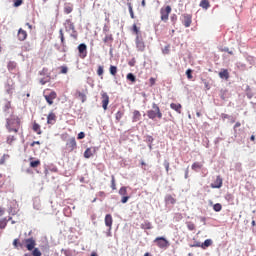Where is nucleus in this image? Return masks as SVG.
I'll use <instances>...</instances> for the list:
<instances>
[{
	"mask_svg": "<svg viewBox=\"0 0 256 256\" xmlns=\"http://www.w3.org/2000/svg\"><path fill=\"white\" fill-rule=\"evenodd\" d=\"M25 247L28 251H32V253H25L24 256H42V252L38 247H35L36 240L32 238H25L24 240Z\"/></svg>",
	"mask_w": 256,
	"mask_h": 256,
	"instance_id": "f257e3e1",
	"label": "nucleus"
},
{
	"mask_svg": "<svg viewBox=\"0 0 256 256\" xmlns=\"http://www.w3.org/2000/svg\"><path fill=\"white\" fill-rule=\"evenodd\" d=\"M6 127L9 133H18L21 127V120L18 116H13L12 118H7Z\"/></svg>",
	"mask_w": 256,
	"mask_h": 256,
	"instance_id": "f03ea898",
	"label": "nucleus"
},
{
	"mask_svg": "<svg viewBox=\"0 0 256 256\" xmlns=\"http://www.w3.org/2000/svg\"><path fill=\"white\" fill-rule=\"evenodd\" d=\"M147 117L151 120H155L156 118L161 119L163 117V113L158 104H155V102H153L152 108L147 111Z\"/></svg>",
	"mask_w": 256,
	"mask_h": 256,
	"instance_id": "7ed1b4c3",
	"label": "nucleus"
},
{
	"mask_svg": "<svg viewBox=\"0 0 256 256\" xmlns=\"http://www.w3.org/2000/svg\"><path fill=\"white\" fill-rule=\"evenodd\" d=\"M172 13L171 6H164L160 9V18L163 20V22H167L169 20V15Z\"/></svg>",
	"mask_w": 256,
	"mask_h": 256,
	"instance_id": "20e7f679",
	"label": "nucleus"
},
{
	"mask_svg": "<svg viewBox=\"0 0 256 256\" xmlns=\"http://www.w3.org/2000/svg\"><path fill=\"white\" fill-rule=\"evenodd\" d=\"M154 243L158 245V247H160L161 249H163L164 247H168L169 245L167 238H164V236H157V238H155L154 240Z\"/></svg>",
	"mask_w": 256,
	"mask_h": 256,
	"instance_id": "39448f33",
	"label": "nucleus"
},
{
	"mask_svg": "<svg viewBox=\"0 0 256 256\" xmlns=\"http://www.w3.org/2000/svg\"><path fill=\"white\" fill-rule=\"evenodd\" d=\"M135 42H136V48L138 49V51H145L146 44L142 38L141 33H139L138 37H136Z\"/></svg>",
	"mask_w": 256,
	"mask_h": 256,
	"instance_id": "423d86ee",
	"label": "nucleus"
},
{
	"mask_svg": "<svg viewBox=\"0 0 256 256\" xmlns=\"http://www.w3.org/2000/svg\"><path fill=\"white\" fill-rule=\"evenodd\" d=\"M58 95L56 91H51L49 95H44V99L49 104V106H52L54 104V100L57 99Z\"/></svg>",
	"mask_w": 256,
	"mask_h": 256,
	"instance_id": "0eeeda50",
	"label": "nucleus"
},
{
	"mask_svg": "<svg viewBox=\"0 0 256 256\" xmlns=\"http://www.w3.org/2000/svg\"><path fill=\"white\" fill-rule=\"evenodd\" d=\"M78 51H79L80 59H86L87 54H88L87 45L86 44H79Z\"/></svg>",
	"mask_w": 256,
	"mask_h": 256,
	"instance_id": "6e6552de",
	"label": "nucleus"
},
{
	"mask_svg": "<svg viewBox=\"0 0 256 256\" xmlns=\"http://www.w3.org/2000/svg\"><path fill=\"white\" fill-rule=\"evenodd\" d=\"M66 146H67V149L69 151H74V149H76L77 142H76L75 136H73L72 138H69V140L67 141Z\"/></svg>",
	"mask_w": 256,
	"mask_h": 256,
	"instance_id": "1a4fd4ad",
	"label": "nucleus"
},
{
	"mask_svg": "<svg viewBox=\"0 0 256 256\" xmlns=\"http://www.w3.org/2000/svg\"><path fill=\"white\" fill-rule=\"evenodd\" d=\"M57 122V115L54 113V111H50V113L47 116V124H50L53 126Z\"/></svg>",
	"mask_w": 256,
	"mask_h": 256,
	"instance_id": "9d476101",
	"label": "nucleus"
},
{
	"mask_svg": "<svg viewBox=\"0 0 256 256\" xmlns=\"http://www.w3.org/2000/svg\"><path fill=\"white\" fill-rule=\"evenodd\" d=\"M182 17H183V24H184L185 28H189V26H191L192 21H193L192 15L185 13L184 15H182Z\"/></svg>",
	"mask_w": 256,
	"mask_h": 256,
	"instance_id": "9b49d317",
	"label": "nucleus"
},
{
	"mask_svg": "<svg viewBox=\"0 0 256 256\" xmlns=\"http://www.w3.org/2000/svg\"><path fill=\"white\" fill-rule=\"evenodd\" d=\"M223 186V178L222 176H217L214 182L211 184L213 189H219Z\"/></svg>",
	"mask_w": 256,
	"mask_h": 256,
	"instance_id": "f8f14e48",
	"label": "nucleus"
},
{
	"mask_svg": "<svg viewBox=\"0 0 256 256\" xmlns=\"http://www.w3.org/2000/svg\"><path fill=\"white\" fill-rule=\"evenodd\" d=\"M64 28L66 31H75V24L72 22L71 18H67V20H65Z\"/></svg>",
	"mask_w": 256,
	"mask_h": 256,
	"instance_id": "ddd939ff",
	"label": "nucleus"
},
{
	"mask_svg": "<svg viewBox=\"0 0 256 256\" xmlns=\"http://www.w3.org/2000/svg\"><path fill=\"white\" fill-rule=\"evenodd\" d=\"M105 225L109 228V231H112L113 228V216L112 214H106L105 216Z\"/></svg>",
	"mask_w": 256,
	"mask_h": 256,
	"instance_id": "4468645a",
	"label": "nucleus"
},
{
	"mask_svg": "<svg viewBox=\"0 0 256 256\" xmlns=\"http://www.w3.org/2000/svg\"><path fill=\"white\" fill-rule=\"evenodd\" d=\"M109 102H110V98L108 93H102V106L104 110L108 109Z\"/></svg>",
	"mask_w": 256,
	"mask_h": 256,
	"instance_id": "2eb2a0df",
	"label": "nucleus"
},
{
	"mask_svg": "<svg viewBox=\"0 0 256 256\" xmlns=\"http://www.w3.org/2000/svg\"><path fill=\"white\" fill-rule=\"evenodd\" d=\"M59 37H60V40H61V44H62V51H66V40H65V33H64V29L61 28L59 30Z\"/></svg>",
	"mask_w": 256,
	"mask_h": 256,
	"instance_id": "dca6fc26",
	"label": "nucleus"
},
{
	"mask_svg": "<svg viewBox=\"0 0 256 256\" xmlns=\"http://www.w3.org/2000/svg\"><path fill=\"white\" fill-rule=\"evenodd\" d=\"M17 36H18L19 40L23 41V40L27 39L28 33H27V31H25V29L20 28V29H18V35Z\"/></svg>",
	"mask_w": 256,
	"mask_h": 256,
	"instance_id": "f3484780",
	"label": "nucleus"
},
{
	"mask_svg": "<svg viewBox=\"0 0 256 256\" xmlns=\"http://www.w3.org/2000/svg\"><path fill=\"white\" fill-rule=\"evenodd\" d=\"M95 152H96V149H92L91 147H87L86 151H84V157L85 158H91V157H93Z\"/></svg>",
	"mask_w": 256,
	"mask_h": 256,
	"instance_id": "a211bd4d",
	"label": "nucleus"
},
{
	"mask_svg": "<svg viewBox=\"0 0 256 256\" xmlns=\"http://www.w3.org/2000/svg\"><path fill=\"white\" fill-rule=\"evenodd\" d=\"M165 202H166V204L174 205V204H176L177 200H176V198H175L174 196H172V195H166V196H165Z\"/></svg>",
	"mask_w": 256,
	"mask_h": 256,
	"instance_id": "6ab92c4d",
	"label": "nucleus"
},
{
	"mask_svg": "<svg viewBox=\"0 0 256 256\" xmlns=\"http://www.w3.org/2000/svg\"><path fill=\"white\" fill-rule=\"evenodd\" d=\"M219 77H220V79L228 80L230 77L228 69H223L222 71H220Z\"/></svg>",
	"mask_w": 256,
	"mask_h": 256,
	"instance_id": "aec40b11",
	"label": "nucleus"
},
{
	"mask_svg": "<svg viewBox=\"0 0 256 256\" xmlns=\"http://www.w3.org/2000/svg\"><path fill=\"white\" fill-rule=\"evenodd\" d=\"M211 245H213V240L211 238H208L207 240H205L203 242V244H201V248L202 249H207L208 247H210Z\"/></svg>",
	"mask_w": 256,
	"mask_h": 256,
	"instance_id": "412c9836",
	"label": "nucleus"
},
{
	"mask_svg": "<svg viewBox=\"0 0 256 256\" xmlns=\"http://www.w3.org/2000/svg\"><path fill=\"white\" fill-rule=\"evenodd\" d=\"M33 131L37 133V135H42V129L40 124H37V122L33 123Z\"/></svg>",
	"mask_w": 256,
	"mask_h": 256,
	"instance_id": "4be33fe9",
	"label": "nucleus"
},
{
	"mask_svg": "<svg viewBox=\"0 0 256 256\" xmlns=\"http://www.w3.org/2000/svg\"><path fill=\"white\" fill-rule=\"evenodd\" d=\"M170 107L171 109H174L177 113L181 114V109H182L181 104H175L174 102H172L170 104Z\"/></svg>",
	"mask_w": 256,
	"mask_h": 256,
	"instance_id": "5701e85b",
	"label": "nucleus"
},
{
	"mask_svg": "<svg viewBox=\"0 0 256 256\" xmlns=\"http://www.w3.org/2000/svg\"><path fill=\"white\" fill-rule=\"evenodd\" d=\"M153 225L151 224V222H149V220H145L142 224H141V229H152Z\"/></svg>",
	"mask_w": 256,
	"mask_h": 256,
	"instance_id": "b1692460",
	"label": "nucleus"
},
{
	"mask_svg": "<svg viewBox=\"0 0 256 256\" xmlns=\"http://www.w3.org/2000/svg\"><path fill=\"white\" fill-rule=\"evenodd\" d=\"M141 118V113L138 110L133 111V122H138Z\"/></svg>",
	"mask_w": 256,
	"mask_h": 256,
	"instance_id": "393cba45",
	"label": "nucleus"
},
{
	"mask_svg": "<svg viewBox=\"0 0 256 256\" xmlns=\"http://www.w3.org/2000/svg\"><path fill=\"white\" fill-rule=\"evenodd\" d=\"M72 11H73V4H70V3L64 4V13L69 14V13H72Z\"/></svg>",
	"mask_w": 256,
	"mask_h": 256,
	"instance_id": "a878e982",
	"label": "nucleus"
},
{
	"mask_svg": "<svg viewBox=\"0 0 256 256\" xmlns=\"http://www.w3.org/2000/svg\"><path fill=\"white\" fill-rule=\"evenodd\" d=\"M7 68L9 71H14L17 68V62L15 61L8 62Z\"/></svg>",
	"mask_w": 256,
	"mask_h": 256,
	"instance_id": "bb28decb",
	"label": "nucleus"
},
{
	"mask_svg": "<svg viewBox=\"0 0 256 256\" xmlns=\"http://www.w3.org/2000/svg\"><path fill=\"white\" fill-rule=\"evenodd\" d=\"M76 95L78 99H80L82 102H86L87 96L85 93H82L81 91H77Z\"/></svg>",
	"mask_w": 256,
	"mask_h": 256,
	"instance_id": "cd10ccee",
	"label": "nucleus"
},
{
	"mask_svg": "<svg viewBox=\"0 0 256 256\" xmlns=\"http://www.w3.org/2000/svg\"><path fill=\"white\" fill-rule=\"evenodd\" d=\"M202 167H203V164L201 162H194L192 164V169L194 171H198V169H202Z\"/></svg>",
	"mask_w": 256,
	"mask_h": 256,
	"instance_id": "c85d7f7f",
	"label": "nucleus"
},
{
	"mask_svg": "<svg viewBox=\"0 0 256 256\" xmlns=\"http://www.w3.org/2000/svg\"><path fill=\"white\" fill-rule=\"evenodd\" d=\"M200 6H201V8H204V9L210 8V2H209V0H201Z\"/></svg>",
	"mask_w": 256,
	"mask_h": 256,
	"instance_id": "c756f323",
	"label": "nucleus"
},
{
	"mask_svg": "<svg viewBox=\"0 0 256 256\" xmlns=\"http://www.w3.org/2000/svg\"><path fill=\"white\" fill-rule=\"evenodd\" d=\"M39 74L42 75L44 78H47L48 76H50L48 68H42Z\"/></svg>",
	"mask_w": 256,
	"mask_h": 256,
	"instance_id": "7c9ffc66",
	"label": "nucleus"
},
{
	"mask_svg": "<svg viewBox=\"0 0 256 256\" xmlns=\"http://www.w3.org/2000/svg\"><path fill=\"white\" fill-rule=\"evenodd\" d=\"M16 139L17 138L14 135L7 136V144H9V146H12L13 142H15Z\"/></svg>",
	"mask_w": 256,
	"mask_h": 256,
	"instance_id": "2f4dec72",
	"label": "nucleus"
},
{
	"mask_svg": "<svg viewBox=\"0 0 256 256\" xmlns=\"http://www.w3.org/2000/svg\"><path fill=\"white\" fill-rule=\"evenodd\" d=\"M127 7L129 9L131 19H135L134 9H133V6H132L131 2H128Z\"/></svg>",
	"mask_w": 256,
	"mask_h": 256,
	"instance_id": "473e14b6",
	"label": "nucleus"
},
{
	"mask_svg": "<svg viewBox=\"0 0 256 256\" xmlns=\"http://www.w3.org/2000/svg\"><path fill=\"white\" fill-rule=\"evenodd\" d=\"M41 166V160H32L30 161V167H39Z\"/></svg>",
	"mask_w": 256,
	"mask_h": 256,
	"instance_id": "72a5a7b5",
	"label": "nucleus"
},
{
	"mask_svg": "<svg viewBox=\"0 0 256 256\" xmlns=\"http://www.w3.org/2000/svg\"><path fill=\"white\" fill-rule=\"evenodd\" d=\"M10 155H6L4 154L1 158H0V166H4L6 160H9Z\"/></svg>",
	"mask_w": 256,
	"mask_h": 256,
	"instance_id": "f704fd0d",
	"label": "nucleus"
},
{
	"mask_svg": "<svg viewBox=\"0 0 256 256\" xmlns=\"http://www.w3.org/2000/svg\"><path fill=\"white\" fill-rule=\"evenodd\" d=\"M124 117V111H117L115 118L117 120V122H120L121 118Z\"/></svg>",
	"mask_w": 256,
	"mask_h": 256,
	"instance_id": "c9c22d12",
	"label": "nucleus"
},
{
	"mask_svg": "<svg viewBox=\"0 0 256 256\" xmlns=\"http://www.w3.org/2000/svg\"><path fill=\"white\" fill-rule=\"evenodd\" d=\"M132 31L136 34V37H139L140 28H138L137 24H133Z\"/></svg>",
	"mask_w": 256,
	"mask_h": 256,
	"instance_id": "e433bc0d",
	"label": "nucleus"
},
{
	"mask_svg": "<svg viewBox=\"0 0 256 256\" xmlns=\"http://www.w3.org/2000/svg\"><path fill=\"white\" fill-rule=\"evenodd\" d=\"M119 195H121L122 197H125V195H127V187H125V186L120 187Z\"/></svg>",
	"mask_w": 256,
	"mask_h": 256,
	"instance_id": "4c0bfd02",
	"label": "nucleus"
},
{
	"mask_svg": "<svg viewBox=\"0 0 256 256\" xmlns=\"http://www.w3.org/2000/svg\"><path fill=\"white\" fill-rule=\"evenodd\" d=\"M110 73H111V75H113L115 77L118 73L117 66H110Z\"/></svg>",
	"mask_w": 256,
	"mask_h": 256,
	"instance_id": "58836bf2",
	"label": "nucleus"
},
{
	"mask_svg": "<svg viewBox=\"0 0 256 256\" xmlns=\"http://www.w3.org/2000/svg\"><path fill=\"white\" fill-rule=\"evenodd\" d=\"M187 228L189 231H194L196 229V225L194 222H187Z\"/></svg>",
	"mask_w": 256,
	"mask_h": 256,
	"instance_id": "ea45409f",
	"label": "nucleus"
},
{
	"mask_svg": "<svg viewBox=\"0 0 256 256\" xmlns=\"http://www.w3.org/2000/svg\"><path fill=\"white\" fill-rule=\"evenodd\" d=\"M111 188L113 190L117 189V184H116V180H115V176L114 175L111 176Z\"/></svg>",
	"mask_w": 256,
	"mask_h": 256,
	"instance_id": "a19ab883",
	"label": "nucleus"
},
{
	"mask_svg": "<svg viewBox=\"0 0 256 256\" xmlns=\"http://www.w3.org/2000/svg\"><path fill=\"white\" fill-rule=\"evenodd\" d=\"M13 246H14L16 249H18L19 246H20V247H23V245L20 244V242H19V238H15V239L13 240Z\"/></svg>",
	"mask_w": 256,
	"mask_h": 256,
	"instance_id": "79ce46f5",
	"label": "nucleus"
},
{
	"mask_svg": "<svg viewBox=\"0 0 256 256\" xmlns=\"http://www.w3.org/2000/svg\"><path fill=\"white\" fill-rule=\"evenodd\" d=\"M13 2H14V4H13L14 8H19V6H22L24 1L23 0H13Z\"/></svg>",
	"mask_w": 256,
	"mask_h": 256,
	"instance_id": "37998d69",
	"label": "nucleus"
},
{
	"mask_svg": "<svg viewBox=\"0 0 256 256\" xmlns=\"http://www.w3.org/2000/svg\"><path fill=\"white\" fill-rule=\"evenodd\" d=\"M126 78L127 80H131V82H136V77L133 73H128Z\"/></svg>",
	"mask_w": 256,
	"mask_h": 256,
	"instance_id": "c03bdc74",
	"label": "nucleus"
},
{
	"mask_svg": "<svg viewBox=\"0 0 256 256\" xmlns=\"http://www.w3.org/2000/svg\"><path fill=\"white\" fill-rule=\"evenodd\" d=\"M103 73H104V67L103 66H99L97 68V75H99V77H103Z\"/></svg>",
	"mask_w": 256,
	"mask_h": 256,
	"instance_id": "a18cd8bd",
	"label": "nucleus"
},
{
	"mask_svg": "<svg viewBox=\"0 0 256 256\" xmlns=\"http://www.w3.org/2000/svg\"><path fill=\"white\" fill-rule=\"evenodd\" d=\"M47 82H50V76H48L46 78H40V84H42V86L47 84Z\"/></svg>",
	"mask_w": 256,
	"mask_h": 256,
	"instance_id": "49530a36",
	"label": "nucleus"
},
{
	"mask_svg": "<svg viewBox=\"0 0 256 256\" xmlns=\"http://www.w3.org/2000/svg\"><path fill=\"white\" fill-rule=\"evenodd\" d=\"M103 40L105 43L113 42V35H106Z\"/></svg>",
	"mask_w": 256,
	"mask_h": 256,
	"instance_id": "de8ad7c7",
	"label": "nucleus"
},
{
	"mask_svg": "<svg viewBox=\"0 0 256 256\" xmlns=\"http://www.w3.org/2000/svg\"><path fill=\"white\" fill-rule=\"evenodd\" d=\"M213 209L216 212L222 211V204H214Z\"/></svg>",
	"mask_w": 256,
	"mask_h": 256,
	"instance_id": "09e8293b",
	"label": "nucleus"
},
{
	"mask_svg": "<svg viewBox=\"0 0 256 256\" xmlns=\"http://www.w3.org/2000/svg\"><path fill=\"white\" fill-rule=\"evenodd\" d=\"M69 71V68H67V66H61L60 67V73L66 75Z\"/></svg>",
	"mask_w": 256,
	"mask_h": 256,
	"instance_id": "8fccbe9b",
	"label": "nucleus"
},
{
	"mask_svg": "<svg viewBox=\"0 0 256 256\" xmlns=\"http://www.w3.org/2000/svg\"><path fill=\"white\" fill-rule=\"evenodd\" d=\"M7 225V220L4 218L3 220H0V229H5Z\"/></svg>",
	"mask_w": 256,
	"mask_h": 256,
	"instance_id": "3c124183",
	"label": "nucleus"
},
{
	"mask_svg": "<svg viewBox=\"0 0 256 256\" xmlns=\"http://www.w3.org/2000/svg\"><path fill=\"white\" fill-rule=\"evenodd\" d=\"M193 71L192 69H187L186 71V75H187V79H193V75H192Z\"/></svg>",
	"mask_w": 256,
	"mask_h": 256,
	"instance_id": "603ef678",
	"label": "nucleus"
},
{
	"mask_svg": "<svg viewBox=\"0 0 256 256\" xmlns=\"http://www.w3.org/2000/svg\"><path fill=\"white\" fill-rule=\"evenodd\" d=\"M71 37H72L73 39H75V40H77V39H78V33H77L76 28H74V31H72V33H71Z\"/></svg>",
	"mask_w": 256,
	"mask_h": 256,
	"instance_id": "864d4df0",
	"label": "nucleus"
},
{
	"mask_svg": "<svg viewBox=\"0 0 256 256\" xmlns=\"http://www.w3.org/2000/svg\"><path fill=\"white\" fill-rule=\"evenodd\" d=\"M164 166H165V169H166V173H169L170 164H169V162L167 160H165Z\"/></svg>",
	"mask_w": 256,
	"mask_h": 256,
	"instance_id": "5fc2aeb1",
	"label": "nucleus"
},
{
	"mask_svg": "<svg viewBox=\"0 0 256 256\" xmlns=\"http://www.w3.org/2000/svg\"><path fill=\"white\" fill-rule=\"evenodd\" d=\"M129 198H130V196H127V195L123 196L121 199L122 204H126V202H128V200H129Z\"/></svg>",
	"mask_w": 256,
	"mask_h": 256,
	"instance_id": "6e6d98bb",
	"label": "nucleus"
},
{
	"mask_svg": "<svg viewBox=\"0 0 256 256\" xmlns=\"http://www.w3.org/2000/svg\"><path fill=\"white\" fill-rule=\"evenodd\" d=\"M86 135L83 131H81L80 133H78V140H82L83 138H85Z\"/></svg>",
	"mask_w": 256,
	"mask_h": 256,
	"instance_id": "4d7b16f0",
	"label": "nucleus"
},
{
	"mask_svg": "<svg viewBox=\"0 0 256 256\" xmlns=\"http://www.w3.org/2000/svg\"><path fill=\"white\" fill-rule=\"evenodd\" d=\"M241 126H242L241 122H236L235 125H234V127H233V130H234L235 132H237V128H238V127H241Z\"/></svg>",
	"mask_w": 256,
	"mask_h": 256,
	"instance_id": "13d9d810",
	"label": "nucleus"
},
{
	"mask_svg": "<svg viewBox=\"0 0 256 256\" xmlns=\"http://www.w3.org/2000/svg\"><path fill=\"white\" fill-rule=\"evenodd\" d=\"M201 242H196L195 244H190V247H201Z\"/></svg>",
	"mask_w": 256,
	"mask_h": 256,
	"instance_id": "bf43d9fd",
	"label": "nucleus"
},
{
	"mask_svg": "<svg viewBox=\"0 0 256 256\" xmlns=\"http://www.w3.org/2000/svg\"><path fill=\"white\" fill-rule=\"evenodd\" d=\"M149 82H150V85H151V86H154V84H155V82H156V78H153V77L150 78V79H149Z\"/></svg>",
	"mask_w": 256,
	"mask_h": 256,
	"instance_id": "052dcab7",
	"label": "nucleus"
},
{
	"mask_svg": "<svg viewBox=\"0 0 256 256\" xmlns=\"http://www.w3.org/2000/svg\"><path fill=\"white\" fill-rule=\"evenodd\" d=\"M204 86L206 89H211L210 83L207 80L204 81Z\"/></svg>",
	"mask_w": 256,
	"mask_h": 256,
	"instance_id": "680f3d73",
	"label": "nucleus"
},
{
	"mask_svg": "<svg viewBox=\"0 0 256 256\" xmlns=\"http://www.w3.org/2000/svg\"><path fill=\"white\" fill-rule=\"evenodd\" d=\"M36 144H37L38 146H40V145H41V142H40L39 140L34 141V142L31 143V147H34Z\"/></svg>",
	"mask_w": 256,
	"mask_h": 256,
	"instance_id": "e2e57ef3",
	"label": "nucleus"
},
{
	"mask_svg": "<svg viewBox=\"0 0 256 256\" xmlns=\"http://www.w3.org/2000/svg\"><path fill=\"white\" fill-rule=\"evenodd\" d=\"M222 118L225 120L226 118H231V116L227 115L226 113H222Z\"/></svg>",
	"mask_w": 256,
	"mask_h": 256,
	"instance_id": "0e129e2a",
	"label": "nucleus"
},
{
	"mask_svg": "<svg viewBox=\"0 0 256 256\" xmlns=\"http://www.w3.org/2000/svg\"><path fill=\"white\" fill-rule=\"evenodd\" d=\"M5 213L4 207H0V216H3Z\"/></svg>",
	"mask_w": 256,
	"mask_h": 256,
	"instance_id": "69168bd1",
	"label": "nucleus"
},
{
	"mask_svg": "<svg viewBox=\"0 0 256 256\" xmlns=\"http://www.w3.org/2000/svg\"><path fill=\"white\" fill-rule=\"evenodd\" d=\"M171 20H172V22H176V20H177V15H172Z\"/></svg>",
	"mask_w": 256,
	"mask_h": 256,
	"instance_id": "338daca9",
	"label": "nucleus"
},
{
	"mask_svg": "<svg viewBox=\"0 0 256 256\" xmlns=\"http://www.w3.org/2000/svg\"><path fill=\"white\" fill-rule=\"evenodd\" d=\"M99 196H100V197H105L104 191H100V192H99Z\"/></svg>",
	"mask_w": 256,
	"mask_h": 256,
	"instance_id": "774afa93",
	"label": "nucleus"
}]
</instances>
